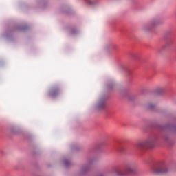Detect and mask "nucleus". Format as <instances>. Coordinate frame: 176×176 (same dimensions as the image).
<instances>
[{
	"instance_id": "1",
	"label": "nucleus",
	"mask_w": 176,
	"mask_h": 176,
	"mask_svg": "<svg viewBox=\"0 0 176 176\" xmlns=\"http://www.w3.org/2000/svg\"><path fill=\"white\" fill-rule=\"evenodd\" d=\"M157 139L155 136H151L143 141L139 142L137 144L138 148H153L156 144Z\"/></svg>"
},
{
	"instance_id": "2",
	"label": "nucleus",
	"mask_w": 176,
	"mask_h": 176,
	"mask_svg": "<svg viewBox=\"0 0 176 176\" xmlns=\"http://www.w3.org/2000/svg\"><path fill=\"white\" fill-rule=\"evenodd\" d=\"M133 171V168L128 166L125 168L124 170H118L117 172V174L118 175H120V176H124V175H127L128 174H131Z\"/></svg>"
},
{
	"instance_id": "3",
	"label": "nucleus",
	"mask_w": 176,
	"mask_h": 176,
	"mask_svg": "<svg viewBox=\"0 0 176 176\" xmlns=\"http://www.w3.org/2000/svg\"><path fill=\"white\" fill-rule=\"evenodd\" d=\"M60 94V88L58 87H54L49 91L50 97H56Z\"/></svg>"
},
{
	"instance_id": "4",
	"label": "nucleus",
	"mask_w": 176,
	"mask_h": 176,
	"mask_svg": "<svg viewBox=\"0 0 176 176\" xmlns=\"http://www.w3.org/2000/svg\"><path fill=\"white\" fill-rule=\"evenodd\" d=\"M170 171L167 166H162L154 170L155 174H167Z\"/></svg>"
},
{
	"instance_id": "5",
	"label": "nucleus",
	"mask_w": 176,
	"mask_h": 176,
	"mask_svg": "<svg viewBox=\"0 0 176 176\" xmlns=\"http://www.w3.org/2000/svg\"><path fill=\"white\" fill-rule=\"evenodd\" d=\"M147 109H153L155 108V104L152 103H148V104L146 106Z\"/></svg>"
},
{
	"instance_id": "6",
	"label": "nucleus",
	"mask_w": 176,
	"mask_h": 176,
	"mask_svg": "<svg viewBox=\"0 0 176 176\" xmlns=\"http://www.w3.org/2000/svg\"><path fill=\"white\" fill-rule=\"evenodd\" d=\"M104 107H105L104 102H101L98 103V108H104Z\"/></svg>"
},
{
	"instance_id": "7",
	"label": "nucleus",
	"mask_w": 176,
	"mask_h": 176,
	"mask_svg": "<svg viewBox=\"0 0 176 176\" xmlns=\"http://www.w3.org/2000/svg\"><path fill=\"white\" fill-rule=\"evenodd\" d=\"M65 164L66 166H68V164H69V161L65 160Z\"/></svg>"
},
{
	"instance_id": "8",
	"label": "nucleus",
	"mask_w": 176,
	"mask_h": 176,
	"mask_svg": "<svg viewBox=\"0 0 176 176\" xmlns=\"http://www.w3.org/2000/svg\"><path fill=\"white\" fill-rule=\"evenodd\" d=\"M173 130H175V131H176V128H175V127H173Z\"/></svg>"
}]
</instances>
